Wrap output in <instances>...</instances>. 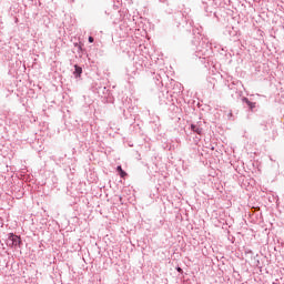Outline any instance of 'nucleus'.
I'll list each match as a JSON object with an SVG mask.
<instances>
[{"mask_svg":"<svg viewBox=\"0 0 284 284\" xmlns=\"http://www.w3.org/2000/svg\"><path fill=\"white\" fill-rule=\"evenodd\" d=\"M7 245L14 250H17V247H21V237L19 235H14V233H10L7 239Z\"/></svg>","mask_w":284,"mask_h":284,"instance_id":"nucleus-1","label":"nucleus"},{"mask_svg":"<svg viewBox=\"0 0 284 284\" xmlns=\"http://www.w3.org/2000/svg\"><path fill=\"white\" fill-rule=\"evenodd\" d=\"M192 132H195V134H203V128L199 124H191Z\"/></svg>","mask_w":284,"mask_h":284,"instance_id":"nucleus-2","label":"nucleus"},{"mask_svg":"<svg viewBox=\"0 0 284 284\" xmlns=\"http://www.w3.org/2000/svg\"><path fill=\"white\" fill-rule=\"evenodd\" d=\"M242 102L246 103V105L250 108V110H254V108H256V102H252L247 98H242Z\"/></svg>","mask_w":284,"mask_h":284,"instance_id":"nucleus-3","label":"nucleus"},{"mask_svg":"<svg viewBox=\"0 0 284 284\" xmlns=\"http://www.w3.org/2000/svg\"><path fill=\"white\" fill-rule=\"evenodd\" d=\"M83 73V69L81 67H79L78 64L74 65V72L73 74L75 77H81V74Z\"/></svg>","mask_w":284,"mask_h":284,"instance_id":"nucleus-4","label":"nucleus"},{"mask_svg":"<svg viewBox=\"0 0 284 284\" xmlns=\"http://www.w3.org/2000/svg\"><path fill=\"white\" fill-rule=\"evenodd\" d=\"M116 172L120 173L121 179H125V176H128V173L123 171V168H121V165L116 166Z\"/></svg>","mask_w":284,"mask_h":284,"instance_id":"nucleus-5","label":"nucleus"},{"mask_svg":"<svg viewBox=\"0 0 284 284\" xmlns=\"http://www.w3.org/2000/svg\"><path fill=\"white\" fill-rule=\"evenodd\" d=\"M89 43H94V38L93 37H89Z\"/></svg>","mask_w":284,"mask_h":284,"instance_id":"nucleus-6","label":"nucleus"},{"mask_svg":"<svg viewBox=\"0 0 284 284\" xmlns=\"http://www.w3.org/2000/svg\"><path fill=\"white\" fill-rule=\"evenodd\" d=\"M176 272H180V273H181V272H183V268H181V267L178 266V267H176Z\"/></svg>","mask_w":284,"mask_h":284,"instance_id":"nucleus-7","label":"nucleus"}]
</instances>
